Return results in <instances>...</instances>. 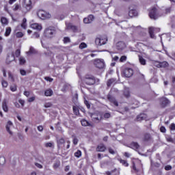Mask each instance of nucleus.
Segmentation results:
<instances>
[{
  "instance_id": "1",
  "label": "nucleus",
  "mask_w": 175,
  "mask_h": 175,
  "mask_svg": "<svg viewBox=\"0 0 175 175\" xmlns=\"http://www.w3.org/2000/svg\"><path fill=\"white\" fill-rule=\"evenodd\" d=\"M84 82L88 85H94L95 83H99V79H95L92 75H86L84 79Z\"/></svg>"
},
{
  "instance_id": "2",
  "label": "nucleus",
  "mask_w": 175,
  "mask_h": 175,
  "mask_svg": "<svg viewBox=\"0 0 175 175\" xmlns=\"http://www.w3.org/2000/svg\"><path fill=\"white\" fill-rule=\"evenodd\" d=\"M37 16H38L41 20H47V18H51V14H50V13L43 10H38L37 12Z\"/></svg>"
},
{
  "instance_id": "3",
  "label": "nucleus",
  "mask_w": 175,
  "mask_h": 175,
  "mask_svg": "<svg viewBox=\"0 0 175 175\" xmlns=\"http://www.w3.org/2000/svg\"><path fill=\"white\" fill-rule=\"evenodd\" d=\"M159 105L161 107H167L170 105V100H168L166 97H161L159 98Z\"/></svg>"
},
{
  "instance_id": "4",
  "label": "nucleus",
  "mask_w": 175,
  "mask_h": 175,
  "mask_svg": "<svg viewBox=\"0 0 175 175\" xmlns=\"http://www.w3.org/2000/svg\"><path fill=\"white\" fill-rule=\"evenodd\" d=\"M161 29L157 28V27H149L148 32L149 35L151 38V39H157V37L155 36L154 33H157V32H160Z\"/></svg>"
},
{
  "instance_id": "5",
  "label": "nucleus",
  "mask_w": 175,
  "mask_h": 175,
  "mask_svg": "<svg viewBox=\"0 0 175 175\" xmlns=\"http://www.w3.org/2000/svg\"><path fill=\"white\" fill-rule=\"evenodd\" d=\"M149 17H150L152 20H157L158 17H161V15L158 14L157 8H153L149 12Z\"/></svg>"
},
{
  "instance_id": "6",
  "label": "nucleus",
  "mask_w": 175,
  "mask_h": 175,
  "mask_svg": "<svg viewBox=\"0 0 175 175\" xmlns=\"http://www.w3.org/2000/svg\"><path fill=\"white\" fill-rule=\"evenodd\" d=\"M94 64L98 69H103L105 68V61L102 59H95Z\"/></svg>"
},
{
  "instance_id": "7",
  "label": "nucleus",
  "mask_w": 175,
  "mask_h": 175,
  "mask_svg": "<svg viewBox=\"0 0 175 175\" xmlns=\"http://www.w3.org/2000/svg\"><path fill=\"white\" fill-rule=\"evenodd\" d=\"M23 6L25 9L26 12H29V10L32 9V2L31 0H24Z\"/></svg>"
},
{
  "instance_id": "8",
  "label": "nucleus",
  "mask_w": 175,
  "mask_h": 175,
  "mask_svg": "<svg viewBox=\"0 0 175 175\" xmlns=\"http://www.w3.org/2000/svg\"><path fill=\"white\" fill-rule=\"evenodd\" d=\"M55 33V29H54L47 28L44 31V36H46V38H53Z\"/></svg>"
},
{
  "instance_id": "9",
  "label": "nucleus",
  "mask_w": 175,
  "mask_h": 175,
  "mask_svg": "<svg viewBox=\"0 0 175 175\" xmlns=\"http://www.w3.org/2000/svg\"><path fill=\"white\" fill-rule=\"evenodd\" d=\"M16 59V57H14V53L11 52L8 54L7 58H6V64L9 65L11 62H13Z\"/></svg>"
},
{
  "instance_id": "10",
  "label": "nucleus",
  "mask_w": 175,
  "mask_h": 175,
  "mask_svg": "<svg viewBox=\"0 0 175 175\" xmlns=\"http://www.w3.org/2000/svg\"><path fill=\"white\" fill-rule=\"evenodd\" d=\"M92 120L94 122H100L102 121V116L98 115L96 113H93L91 115Z\"/></svg>"
},
{
  "instance_id": "11",
  "label": "nucleus",
  "mask_w": 175,
  "mask_h": 175,
  "mask_svg": "<svg viewBox=\"0 0 175 175\" xmlns=\"http://www.w3.org/2000/svg\"><path fill=\"white\" fill-rule=\"evenodd\" d=\"M66 28L67 29H71L72 32H78L79 31V27L72 23H67Z\"/></svg>"
},
{
  "instance_id": "12",
  "label": "nucleus",
  "mask_w": 175,
  "mask_h": 175,
  "mask_svg": "<svg viewBox=\"0 0 175 175\" xmlns=\"http://www.w3.org/2000/svg\"><path fill=\"white\" fill-rule=\"evenodd\" d=\"M107 42V39H100L99 38H96L95 43L96 46H103V44H106Z\"/></svg>"
},
{
  "instance_id": "13",
  "label": "nucleus",
  "mask_w": 175,
  "mask_h": 175,
  "mask_svg": "<svg viewBox=\"0 0 175 175\" xmlns=\"http://www.w3.org/2000/svg\"><path fill=\"white\" fill-rule=\"evenodd\" d=\"M124 75L125 77H132L133 76V70L132 68H125Z\"/></svg>"
},
{
  "instance_id": "14",
  "label": "nucleus",
  "mask_w": 175,
  "mask_h": 175,
  "mask_svg": "<svg viewBox=\"0 0 175 175\" xmlns=\"http://www.w3.org/2000/svg\"><path fill=\"white\" fill-rule=\"evenodd\" d=\"M125 47H126V44H125V42H124L122 41H120L116 43L117 50L122 51V50H124V49H125Z\"/></svg>"
},
{
  "instance_id": "15",
  "label": "nucleus",
  "mask_w": 175,
  "mask_h": 175,
  "mask_svg": "<svg viewBox=\"0 0 175 175\" xmlns=\"http://www.w3.org/2000/svg\"><path fill=\"white\" fill-rule=\"evenodd\" d=\"M133 150H139L140 148V145L137 142H133L128 146Z\"/></svg>"
},
{
  "instance_id": "16",
  "label": "nucleus",
  "mask_w": 175,
  "mask_h": 175,
  "mask_svg": "<svg viewBox=\"0 0 175 175\" xmlns=\"http://www.w3.org/2000/svg\"><path fill=\"white\" fill-rule=\"evenodd\" d=\"M129 16L130 17H135V16H137V11H136V10L130 7L129 12Z\"/></svg>"
},
{
  "instance_id": "17",
  "label": "nucleus",
  "mask_w": 175,
  "mask_h": 175,
  "mask_svg": "<svg viewBox=\"0 0 175 175\" xmlns=\"http://www.w3.org/2000/svg\"><path fill=\"white\" fill-rule=\"evenodd\" d=\"M94 16L93 15H90L88 18H85L83 19V23L85 24H90V23H92L94 21Z\"/></svg>"
},
{
  "instance_id": "18",
  "label": "nucleus",
  "mask_w": 175,
  "mask_h": 175,
  "mask_svg": "<svg viewBox=\"0 0 175 175\" xmlns=\"http://www.w3.org/2000/svg\"><path fill=\"white\" fill-rule=\"evenodd\" d=\"M12 126H13V123L11 121H8L5 126V128L7 132H8V133H10L11 135H13V132L10 131V128H12Z\"/></svg>"
},
{
  "instance_id": "19",
  "label": "nucleus",
  "mask_w": 175,
  "mask_h": 175,
  "mask_svg": "<svg viewBox=\"0 0 175 175\" xmlns=\"http://www.w3.org/2000/svg\"><path fill=\"white\" fill-rule=\"evenodd\" d=\"M96 151L98 152H104L106 151V146L103 144H100L97 146Z\"/></svg>"
},
{
  "instance_id": "20",
  "label": "nucleus",
  "mask_w": 175,
  "mask_h": 175,
  "mask_svg": "<svg viewBox=\"0 0 175 175\" xmlns=\"http://www.w3.org/2000/svg\"><path fill=\"white\" fill-rule=\"evenodd\" d=\"M147 119V115L146 113H140L137 116V121H143Z\"/></svg>"
},
{
  "instance_id": "21",
  "label": "nucleus",
  "mask_w": 175,
  "mask_h": 175,
  "mask_svg": "<svg viewBox=\"0 0 175 175\" xmlns=\"http://www.w3.org/2000/svg\"><path fill=\"white\" fill-rule=\"evenodd\" d=\"M151 139L152 137L150 133H145L142 137V142H150Z\"/></svg>"
},
{
  "instance_id": "22",
  "label": "nucleus",
  "mask_w": 175,
  "mask_h": 175,
  "mask_svg": "<svg viewBox=\"0 0 175 175\" xmlns=\"http://www.w3.org/2000/svg\"><path fill=\"white\" fill-rule=\"evenodd\" d=\"M107 99L109 100V102H111V103H113L115 106H118V102H117V100H116V98H114L111 95L107 96Z\"/></svg>"
},
{
  "instance_id": "23",
  "label": "nucleus",
  "mask_w": 175,
  "mask_h": 175,
  "mask_svg": "<svg viewBox=\"0 0 175 175\" xmlns=\"http://www.w3.org/2000/svg\"><path fill=\"white\" fill-rule=\"evenodd\" d=\"M31 28L33 29H37L38 31H41L42 25L38 23H33L31 25Z\"/></svg>"
},
{
  "instance_id": "24",
  "label": "nucleus",
  "mask_w": 175,
  "mask_h": 175,
  "mask_svg": "<svg viewBox=\"0 0 175 175\" xmlns=\"http://www.w3.org/2000/svg\"><path fill=\"white\" fill-rule=\"evenodd\" d=\"M3 110L8 113L9 109L8 108V103L6 102V99H4L2 103Z\"/></svg>"
},
{
  "instance_id": "25",
  "label": "nucleus",
  "mask_w": 175,
  "mask_h": 175,
  "mask_svg": "<svg viewBox=\"0 0 175 175\" xmlns=\"http://www.w3.org/2000/svg\"><path fill=\"white\" fill-rule=\"evenodd\" d=\"M81 124L83 126H92V124L90 123V122L83 120L81 121Z\"/></svg>"
},
{
  "instance_id": "26",
  "label": "nucleus",
  "mask_w": 175,
  "mask_h": 175,
  "mask_svg": "<svg viewBox=\"0 0 175 175\" xmlns=\"http://www.w3.org/2000/svg\"><path fill=\"white\" fill-rule=\"evenodd\" d=\"M53 94V90L51 89H48L44 92L45 96H52Z\"/></svg>"
},
{
  "instance_id": "27",
  "label": "nucleus",
  "mask_w": 175,
  "mask_h": 175,
  "mask_svg": "<svg viewBox=\"0 0 175 175\" xmlns=\"http://www.w3.org/2000/svg\"><path fill=\"white\" fill-rule=\"evenodd\" d=\"M124 95L125 98H129V96H131V92H129V88H125L124 89Z\"/></svg>"
},
{
  "instance_id": "28",
  "label": "nucleus",
  "mask_w": 175,
  "mask_h": 175,
  "mask_svg": "<svg viewBox=\"0 0 175 175\" xmlns=\"http://www.w3.org/2000/svg\"><path fill=\"white\" fill-rule=\"evenodd\" d=\"M119 162L123 165V166H125L127 167V166H129V164L128 163V161L126 160H122V159H118Z\"/></svg>"
},
{
  "instance_id": "29",
  "label": "nucleus",
  "mask_w": 175,
  "mask_h": 175,
  "mask_svg": "<svg viewBox=\"0 0 175 175\" xmlns=\"http://www.w3.org/2000/svg\"><path fill=\"white\" fill-rule=\"evenodd\" d=\"M57 147L58 148H59V146H61L62 144H64L65 139L64 138H60L59 139L57 140Z\"/></svg>"
},
{
  "instance_id": "30",
  "label": "nucleus",
  "mask_w": 175,
  "mask_h": 175,
  "mask_svg": "<svg viewBox=\"0 0 175 175\" xmlns=\"http://www.w3.org/2000/svg\"><path fill=\"white\" fill-rule=\"evenodd\" d=\"M10 91H12V92H16V91H17V85H16V83L12 84V85L10 87Z\"/></svg>"
},
{
  "instance_id": "31",
  "label": "nucleus",
  "mask_w": 175,
  "mask_h": 175,
  "mask_svg": "<svg viewBox=\"0 0 175 175\" xmlns=\"http://www.w3.org/2000/svg\"><path fill=\"white\" fill-rule=\"evenodd\" d=\"M72 110H73V112L75 114V116H79V114H80V112L79 111V108L77 107L73 106Z\"/></svg>"
},
{
  "instance_id": "32",
  "label": "nucleus",
  "mask_w": 175,
  "mask_h": 175,
  "mask_svg": "<svg viewBox=\"0 0 175 175\" xmlns=\"http://www.w3.org/2000/svg\"><path fill=\"white\" fill-rule=\"evenodd\" d=\"M8 79L10 81H12V83H14V77L13 76V74H12V72H8Z\"/></svg>"
},
{
  "instance_id": "33",
  "label": "nucleus",
  "mask_w": 175,
  "mask_h": 175,
  "mask_svg": "<svg viewBox=\"0 0 175 175\" xmlns=\"http://www.w3.org/2000/svg\"><path fill=\"white\" fill-rule=\"evenodd\" d=\"M169 66V63L167 62H160V68H167Z\"/></svg>"
},
{
  "instance_id": "34",
  "label": "nucleus",
  "mask_w": 175,
  "mask_h": 175,
  "mask_svg": "<svg viewBox=\"0 0 175 175\" xmlns=\"http://www.w3.org/2000/svg\"><path fill=\"white\" fill-rule=\"evenodd\" d=\"M21 27L23 29H27V18H23Z\"/></svg>"
},
{
  "instance_id": "35",
  "label": "nucleus",
  "mask_w": 175,
  "mask_h": 175,
  "mask_svg": "<svg viewBox=\"0 0 175 175\" xmlns=\"http://www.w3.org/2000/svg\"><path fill=\"white\" fill-rule=\"evenodd\" d=\"M116 81V79H110L107 81V87H111V84Z\"/></svg>"
},
{
  "instance_id": "36",
  "label": "nucleus",
  "mask_w": 175,
  "mask_h": 175,
  "mask_svg": "<svg viewBox=\"0 0 175 175\" xmlns=\"http://www.w3.org/2000/svg\"><path fill=\"white\" fill-rule=\"evenodd\" d=\"M139 61L141 65H146V59L143 58V57L139 56Z\"/></svg>"
},
{
  "instance_id": "37",
  "label": "nucleus",
  "mask_w": 175,
  "mask_h": 175,
  "mask_svg": "<svg viewBox=\"0 0 175 175\" xmlns=\"http://www.w3.org/2000/svg\"><path fill=\"white\" fill-rule=\"evenodd\" d=\"M10 32H12V28L7 27L5 33V36H9L10 35Z\"/></svg>"
},
{
  "instance_id": "38",
  "label": "nucleus",
  "mask_w": 175,
  "mask_h": 175,
  "mask_svg": "<svg viewBox=\"0 0 175 175\" xmlns=\"http://www.w3.org/2000/svg\"><path fill=\"white\" fill-rule=\"evenodd\" d=\"M1 24L7 25V24H8V19L6 18H5V17H2L1 18Z\"/></svg>"
},
{
  "instance_id": "39",
  "label": "nucleus",
  "mask_w": 175,
  "mask_h": 175,
  "mask_svg": "<svg viewBox=\"0 0 175 175\" xmlns=\"http://www.w3.org/2000/svg\"><path fill=\"white\" fill-rule=\"evenodd\" d=\"M34 53H35V49H33V47L31 46L29 49V51L28 52H27V54L30 55V54H33Z\"/></svg>"
},
{
  "instance_id": "40",
  "label": "nucleus",
  "mask_w": 175,
  "mask_h": 175,
  "mask_svg": "<svg viewBox=\"0 0 175 175\" xmlns=\"http://www.w3.org/2000/svg\"><path fill=\"white\" fill-rule=\"evenodd\" d=\"M5 162L6 159H5V157H0V165H3Z\"/></svg>"
},
{
  "instance_id": "41",
  "label": "nucleus",
  "mask_w": 175,
  "mask_h": 175,
  "mask_svg": "<svg viewBox=\"0 0 175 175\" xmlns=\"http://www.w3.org/2000/svg\"><path fill=\"white\" fill-rule=\"evenodd\" d=\"M19 62H20V65H24V64H25V62H26L25 58L20 57Z\"/></svg>"
},
{
  "instance_id": "42",
  "label": "nucleus",
  "mask_w": 175,
  "mask_h": 175,
  "mask_svg": "<svg viewBox=\"0 0 175 175\" xmlns=\"http://www.w3.org/2000/svg\"><path fill=\"white\" fill-rule=\"evenodd\" d=\"M16 38H23L24 36V33L21 31H18L16 33Z\"/></svg>"
},
{
  "instance_id": "43",
  "label": "nucleus",
  "mask_w": 175,
  "mask_h": 175,
  "mask_svg": "<svg viewBox=\"0 0 175 175\" xmlns=\"http://www.w3.org/2000/svg\"><path fill=\"white\" fill-rule=\"evenodd\" d=\"M87 47V44L82 42L79 45V49H81V50H83V49H85Z\"/></svg>"
},
{
  "instance_id": "44",
  "label": "nucleus",
  "mask_w": 175,
  "mask_h": 175,
  "mask_svg": "<svg viewBox=\"0 0 175 175\" xmlns=\"http://www.w3.org/2000/svg\"><path fill=\"white\" fill-rule=\"evenodd\" d=\"M75 156L77 157V158H80V157H81V151L77 150V151L75 153Z\"/></svg>"
},
{
  "instance_id": "45",
  "label": "nucleus",
  "mask_w": 175,
  "mask_h": 175,
  "mask_svg": "<svg viewBox=\"0 0 175 175\" xmlns=\"http://www.w3.org/2000/svg\"><path fill=\"white\" fill-rule=\"evenodd\" d=\"M32 38H35L36 39H38V38H40V34H39V33L35 32L33 34Z\"/></svg>"
},
{
  "instance_id": "46",
  "label": "nucleus",
  "mask_w": 175,
  "mask_h": 175,
  "mask_svg": "<svg viewBox=\"0 0 175 175\" xmlns=\"http://www.w3.org/2000/svg\"><path fill=\"white\" fill-rule=\"evenodd\" d=\"M1 84H2L3 87H4V88H6V87H8V81H6L5 80H3L1 81Z\"/></svg>"
},
{
  "instance_id": "47",
  "label": "nucleus",
  "mask_w": 175,
  "mask_h": 175,
  "mask_svg": "<svg viewBox=\"0 0 175 175\" xmlns=\"http://www.w3.org/2000/svg\"><path fill=\"white\" fill-rule=\"evenodd\" d=\"M116 172H117L116 168H115L113 170H111V172H109V171L106 172V174L107 175H111V174H113V173H114Z\"/></svg>"
},
{
  "instance_id": "48",
  "label": "nucleus",
  "mask_w": 175,
  "mask_h": 175,
  "mask_svg": "<svg viewBox=\"0 0 175 175\" xmlns=\"http://www.w3.org/2000/svg\"><path fill=\"white\" fill-rule=\"evenodd\" d=\"M70 38L69 37H65L64 38V43H70Z\"/></svg>"
},
{
  "instance_id": "49",
  "label": "nucleus",
  "mask_w": 175,
  "mask_h": 175,
  "mask_svg": "<svg viewBox=\"0 0 175 175\" xmlns=\"http://www.w3.org/2000/svg\"><path fill=\"white\" fill-rule=\"evenodd\" d=\"M84 103H85V106L88 107V109L91 108V105H90V103L88 102V100H85Z\"/></svg>"
},
{
  "instance_id": "50",
  "label": "nucleus",
  "mask_w": 175,
  "mask_h": 175,
  "mask_svg": "<svg viewBox=\"0 0 175 175\" xmlns=\"http://www.w3.org/2000/svg\"><path fill=\"white\" fill-rule=\"evenodd\" d=\"M51 106H53V104L51 103H46L44 104V107H46V109H48L49 107H51Z\"/></svg>"
},
{
  "instance_id": "51",
  "label": "nucleus",
  "mask_w": 175,
  "mask_h": 175,
  "mask_svg": "<svg viewBox=\"0 0 175 175\" xmlns=\"http://www.w3.org/2000/svg\"><path fill=\"white\" fill-rule=\"evenodd\" d=\"M154 65L156 68H161V62H154Z\"/></svg>"
},
{
  "instance_id": "52",
  "label": "nucleus",
  "mask_w": 175,
  "mask_h": 175,
  "mask_svg": "<svg viewBox=\"0 0 175 175\" xmlns=\"http://www.w3.org/2000/svg\"><path fill=\"white\" fill-rule=\"evenodd\" d=\"M124 61H126V56L123 55L120 57V62H124Z\"/></svg>"
},
{
  "instance_id": "53",
  "label": "nucleus",
  "mask_w": 175,
  "mask_h": 175,
  "mask_svg": "<svg viewBox=\"0 0 175 175\" xmlns=\"http://www.w3.org/2000/svg\"><path fill=\"white\" fill-rule=\"evenodd\" d=\"M20 54H21V51H20V49H17L15 51V55L16 57H20Z\"/></svg>"
},
{
  "instance_id": "54",
  "label": "nucleus",
  "mask_w": 175,
  "mask_h": 175,
  "mask_svg": "<svg viewBox=\"0 0 175 175\" xmlns=\"http://www.w3.org/2000/svg\"><path fill=\"white\" fill-rule=\"evenodd\" d=\"M20 73L22 76H26L27 75V71H25V70H21Z\"/></svg>"
},
{
  "instance_id": "55",
  "label": "nucleus",
  "mask_w": 175,
  "mask_h": 175,
  "mask_svg": "<svg viewBox=\"0 0 175 175\" xmlns=\"http://www.w3.org/2000/svg\"><path fill=\"white\" fill-rule=\"evenodd\" d=\"M53 146H54V144L51 142H48L45 144V147H53Z\"/></svg>"
},
{
  "instance_id": "56",
  "label": "nucleus",
  "mask_w": 175,
  "mask_h": 175,
  "mask_svg": "<svg viewBox=\"0 0 175 175\" xmlns=\"http://www.w3.org/2000/svg\"><path fill=\"white\" fill-rule=\"evenodd\" d=\"M77 143H79V139H77V137H75L73 139V144H75V146H76L77 144Z\"/></svg>"
},
{
  "instance_id": "57",
  "label": "nucleus",
  "mask_w": 175,
  "mask_h": 175,
  "mask_svg": "<svg viewBox=\"0 0 175 175\" xmlns=\"http://www.w3.org/2000/svg\"><path fill=\"white\" fill-rule=\"evenodd\" d=\"M110 117H111L110 113H106L104 114V118H110Z\"/></svg>"
},
{
  "instance_id": "58",
  "label": "nucleus",
  "mask_w": 175,
  "mask_h": 175,
  "mask_svg": "<svg viewBox=\"0 0 175 175\" xmlns=\"http://www.w3.org/2000/svg\"><path fill=\"white\" fill-rule=\"evenodd\" d=\"M109 152L110 154H112V155H114V154H116V151H114V150H113V148H109Z\"/></svg>"
},
{
  "instance_id": "59",
  "label": "nucleus",
  "mask_w": 175,
  "mask_h": 175,
  "mask_svg": "<svg viewBox=\"0 0 175 175\" xmlns=\"http://www.w3.org/2000/svg\"><path fill=\"white\" fill-rule=\"evenodd\" d=\"M21 7L20 6V5L18 4H16L15 5V8L13 9V10H14V12L18 10V9H20Z\"/></svg>"
},
{
  "instance_id": "60",
  "label": "nucleus",
  "mask_w": 175,
  "mask_h": 175,
  "mask_svg": "<svg viewBox=\"0 0 175 175\" xmlns=\"http://www.w3.org/2000/svg\"><path fill=\"white\" fill-rule=\"evenodd\" d=\"M133 170H134L135 173H137V172H139V170H137L136 168V165H135V163H133Z\"/></svg>"
},
{
  "instance_id": "61",
  "label": "nucleus",
  "mask_w": 175,
  "mask_h": 175,
  "mask_svg": "<svg viewBox=\"0 0 175 175\" xmlns=\"http://www.w3.org/2000/svg\"><path fill=\"white\" fill-rule=\"evenodd\" d=\"M45 80H46V81H49L50 83H51L53 81V78H51L49 77H46L45 78Z\"/></svg>"
},
{
  "instance_id": "62",
  "label": "nucleus",
  "mask_w": 175,
  "mask_h": 175,
  "mask_svg": "<svg viewBox=\"0 0 175 175\" xmlns=\"http://www.w3.org/2000/svg\"><path fill=\"white\" fill-rule=\"evenodd\" d=\"M18 102H19V103L21 105V106H22L23 107H24V103H25V101H24V100L20 99V100H18Z\"/></svg>"
},
{
  "instance_id": "63",
  "label": "nucleus",
  "mask_w": 175,
  "mask_h": 175,
  "mask_svg": "<svg viewBox=\"0 0 175 175\" xmlns=\"http://www.w3.org/2000/svg\"><path fill=\"white\" fill-rule=\"evenodd\" d=\"M160 131L161 132H162L163 133H165V132H166V129L165 128V126H161L160 128Z\"/></svg>"
},
{
  "instance_id": "64",
  "label": "nucleus",
  "mask_w": 175,
  "mask_h": 175,
  "mask_svg": "<svg viewBox=\"0 0 175 175\" xmlns=\"http://www.w3.org/2000/svg\"><path fill=\"white\" fill-rule=\"evenodd\" d=\"M171 131H175V124L172 123L170 126Z\"/></svg>"
}]
</instances>
